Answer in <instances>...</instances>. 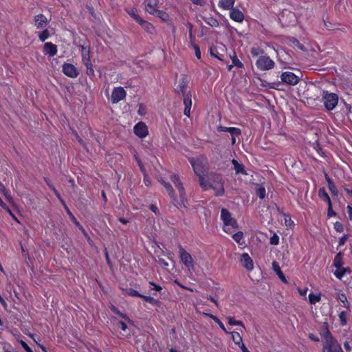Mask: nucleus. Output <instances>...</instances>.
Listing matches in <instances>:
<instances>
[{
	"mask_svg": "<svg viewBox=\"0 0 352 352\" xmlns=\"http://www.w3.org/2000/svg\"><path fill=\"white\" fill-rule=\"evenodd\" d=\"M232 64L238 68H243L244 65L243 63L238 58L236 52H234L232 55H230Z\"/></svg>",
	"mask_w": 352,
	"mask_h": 352,
	"instance_id": "58836bf2",
	"label": "nucleus"
},
{
	"mask_svg": "<svg viewBox=\"0 0 352 352\" xmlns=\"http://www.w3.org/2000/svg\"><path fill=\"white\" fill-rule=\"evenodd\" d=\"M274 61L267 55L260 56L256 61V66L261 71H267L274 67Z\"/></svg>",
	"mask_w": 352,
	"mask_h": 352,
	"instance_id": "0eeeda50",
	"label": "nucleus"
},
{
	"mask_svg": "<svg viewBox=\"0 0 352 352\" xmlns=\"http://www.w3.org/2000/svg\"><path fill=\"white\" fill-rule=\"evenodd\" d=\"M256 195L261 199H263L266 195V190L265 187L260 186L256 188Z\"/></svg>",
	"mask_w": 352,
	"mask_h": 352,
	"instance_id": "49530a36",
	"label": "nucleus"
},
{
	"mask_svg": "<svg viewBox=\"0 0 352 352\" xmlns=\"http://www.w3.org/2000/svg\"><path fill=\"white\" fill-rule=\"evenodd\" d=\"M188 160L198 179H201V177H204V173L206 172L208 164L207 158L202 155L197 157H188Z\"/></svg>",
	"mask_w": 352,
	"mask_h": 352,
	"instance_id": "7ed1b4c3",
	"label": "nucleus"
},
{
	"mask_svg": "<svg viewBox=\"0 0 352 352\" xmlns=\"http://www.w3.org/2000/svg\"><path fill=\"white\" fill-rule=\"evenodd\" d=\"M152 15H154V16L160 18V19H162V21H163L164 22L168 21L170 19V16L167 12H166L163 10H158V9H157L156 11L155 12V13H153Z\"/></svg>",
	"mask_w": 352,
	"mask_h": 352,
	"instance_id": "f704fd0d",
	"label": "nucleus"
},
{
	"mask_svg": "<svg viewBox=\"0 0 352 352\" xmlns=\"http://www.w3.org/2000/svg\"><path fill=\"white\" fill-rule=\"evenodd\" d=\"M170 180L174 184L175 188L178 190L180 197V203L182 206L186 208L187 199L186 197V191L178 175L173 174L170 176Z\"/></svg>",
	"mask_w": 352,
	"mask_h": 352,
	"instance_id": "39448f33",
	"label": "nucleus"
},
{
	"mask_svg": "<svg viewBox=\"0 0 352 352\" xmlns=\"http://www.w3.org/2000/svg\"><path fill=\"white\" fill-rule=\"evenodd\" d=\"M123 292L125 295H127L129 296H133V297H139V298H142V295H143V294H140L137 290L133 289L131 287L123 289Z\"/></svg>",
	"mask_w": 352,
	"mask_h": 352,
	"instance_id": "4c0bfd02",
	"label": "nucleus"
},
{
	"mask_svg": "<svg viewBox=\"0 0 352 352\" xmlns=\"http://www.w3.org/2000/svg\"><path fill=\"white\" fill-rule=\"evenodd\" d=\"M134 133L140 138H144L148 134V127L143 122H139L133 127Z\"/></svg>",
	"mask_w": 352,
	"mask_h": 352,
	"instance_id": "4468645a",
	"label": "nucleus"
},
{
	"mask_svg": "<svg viewBox=\"0 0 352 352\" xmlns=\"http://www.w3.org/2000/svg\"><path fill=\"white\" fill-rule=\"evenodd\" d=\"M244 17V14L237 8H233L230 10V18L235 22L242 23Z\"/></svg>",
	"mask_w": 352,
	"mask_h": 352,
	"instance_id": "dca6fc26",
	"label": "nucleus"
},
{
	"mask_svg": "<svg viewBox=\"0 0 352 352\" xmlns=\"http://www.w3.org/2000/svg\"><path fill=\"white\" fill-rule=\"evenodd\" d=\"M199 184L203 190L206 191L212 189L214 192V195L221 197L225 194L224 182L221 175L210 172L199 179Z\"/></svg>",
	"mask_w": 352,
	"mask_h": 352,
	"instance_id": "f257e3e1",
	"label": "nucleus"
},
{
	"mask_svg": "<svg viewBox=\"0 0 352 352\" xmlns=\"http://www.w3.org/2000/svg\"><path fill=\"white\" fill-rule=\"evenodd\" d=\"M142 299H143L144 301L148 302L153 306L160 307L161 305V302L159 300L155 299L152 296L142 295Z\"/></svg>",
	"mask_w": 352,
	"mask_h": 352,
	"instance_id": "c9c22d12",
	"label": "nucleus"
},
{
	"mask_svg": "<svg viewBox=\"0 0 352 352\" xmlns=\"http://www.w3.org/2000/svg\"><path fill=\"white\" fill-rule=\"evenodd\" d=\"M228 333L232 335V340L236 345L240 346V344L243 343L242 337L239 332L232 331Z\"/></svg>",
	"mask_w": 352,
	"mask_h": 352,
	"instance_id": "e433bc0d",
	"label": "nucleus"
},
{
	"mask_svg": "<svg viewBox=\"0 0 352 352\" xmlns=\"http://www.w3.org/2000/svg\"><path fill=\"white\" fill-rule=\"evenodd\" d=\"M220 218L223 223V230L226 233H230V226L234 229L239 227L236 220L232 217L230 212L226 208L221 210Z\"/></svg>",
	"mask_w": 352,
	"mask_h": 352,
	"instance_id": "20e7f679",
	"label": "nucleus"
},
{
	"mask_svg": "<svg viewBox=\"0 0 352 352\" xmlns=\"http://www.w3.org/2000/svg\"><path fill=\"white\" fill-rule=\"evenodd\" d=\"M110 309L111 310V311L113 313H114L116 315H118L119 316H120L122 318L127 320L129 322H131V320L129 318V316L124 314V313H122L116 306H114L113 305H111V306L109 307Z\"/></svg>",
	"mask_w": 352,
	"mask_h": 352,
	"instance_id": "72a5a7b5",
	"label": "nucleus"
},
{
	"mask_svg": "<svg viewBox=\"0 0 352 352\" xmlns=\"http://www.w3.org/2000/svg\"><path fill=\"white\" fill-rule=\"evenodd\" d=\"M232 165L234 166V169L235 170V174L239 175L241 174L243 175H247L248 173L246 170L245 169L244 166L239 163L236 160L232 159L231 161Z\"/></svg>",
	"mask_w": 352,
	"mask_h": 352,
	"instance_id": "4be33fe9",
	"label": "nucleus"
},
{
	"mask_svg": "<svg viewBox=\"0 0 352 352\" xmlns=\"http://www.w3.org/2000/svg\"><path fill=\"white\" fill-rule=\"evenodd\" d=\"M336 216H337V213L333 210L332 204L328 206V208H327V218L329 219V218H331L332 217H336Z\"/></svg>",
	"mask_w": 352,
	"mask_h": 352,
	"instance_id": "603ef678",
	"label": "nucleus"
},
{
	"mask_svg": "<svg viewBox=\"0 0 352 352\" xmlns=\"http://www.w3.org/2000/svg\"><path fill=\"white\" fill-rule=\"evenodd\" d=\"M235 0H219L218 6L224 10H230L234 8Z\"/></svg>",
	"mask_w": 352,
	"mask_h": 352,
	"instance_id": "bb28decb",
	"label": "nucleus"
},
{
	"mask_svg": "<svg viewBox=\"0 0 352 352\" xmlns=\"http://www.w3.org/2000/svg\"><path fill=\"white\" fill-rule=\"evenodd\" d=\"M282 82L289 85H296L299 82V78L291 72H284L280 75Z\"/></svg>",
	"mask_w": 352,
	"mask_h": 352,
	"instance_id": "f8f14e48",
	"label": "nucleus"
},
{
	"mask_svg": "<svg viewBox=\"0 0 352 352\" xmlns=\"http://www.w3.org/2000/svg\"><path fill=\"white\" fill-rule=\"evenodd\" d=\"M314 148L316 150L317 153L322 157L324 155V153L323 150L320 148V145L317 144L316 146L314 147Z\"/></svg>",
	"mask_w": 352,
	"mask_h": 352,
	"instance_id": "69168bd1",
	"label": "nucleus"
},
{
	"mask_svg": "<svg viewBox=\"0 0 352 352\" xmlns=\"http://www.w3.org/2000/svg\"><path fill=\"white\" fill-rule=\"evenodd\" d=\"M346 208L348 210L349 219L352 220V206L348 205Z\"/></svg>",
	"mask_w": 352,
	"mask_h": 352,
	"instance_id": "774afa93",
	"label": "nucleus"
},
{
	"mask_svg": "<svg viewBox=\"0 0 352 352\" xmlns=\"http://www.w3.org/2000/svg\"><path fill=\"white\" fill-rule=\"evenodd\" d=\"M272 270H274V272L276 274V275L278 276V278L283 282V283H287V280L284 275V274L283 273V272L281 271V269H280V267L279 265V264L278 263V262H276V261H274L272 262Z\"/></svg>",
	"mask_w": 352,
	"mask_h": 352,
	"instance_id": "cd10ccee",
	"label": "nucleus"
},
{
	"mask_svg": "<svg viewBox=\"0 0 352 352\" xmlns=\"http://www.w3.org/2000/svg\"><path fill=\"white\" fill-rule=\"evenodd\" d=\"M321 300V294H315L314 293H310L309 294V300L310 304L315 305L316 302H318Z\"/></svg>",
	"mask_w": 352,
	"mask_h": 352,
	"instance_id": "79ce46f5",
	"label": "nucleus"
},
{
	"mask_svg": "<svg viewBox=\"0 0 352 352\" xmlns=\"http://www.w3.org/2000/svg\"><path fill=\"white\" fill-rule=\"evenodd\" d=\"M190 45L193 47L195 56L197 58V59H201V54L199 45L195 43H191Z\"/></svg>",
	"mask_w": 352,
	"mask_h": 352,
	"instance_id": "8fccbe9b",
	"label": "nucleus"
},
{
	"mask_svg": "<svg viewBox=\"0 0 352 352\" xmlns=\"http://www.w3.org/2000/svg\"><path fill=\"white\" fill-rule=\"evenodd\" d=\"M47 23V19L44 14H39L34 16V25L37 29L44 28Z\"/></svg>",
	"mask_w": 352,
	"mask_h": 352,
	"instance_id": "6ab92c4d",
	"label": "nucleus"
},
{
	"mask_svg": "<svg viewBox=\"0 0 352 352\" xmlns=\"http://www.w3.org/2000/svg\"><path fill=\"white\" fill-rule=\"evenodd\" d=\"M63 206L64 207L67 214L69 215L72 221H74V219H76L75 216L72 214V212L70 211L66 204H64V206Z\"/></svg>",
	"mask_w": 352,
	"mask_h": 352,
	"instance_id": "052dcab7",
	"label": "nucleus"
},
{
	"mask_svg": "<svg viewBox=\"0 0 352 352\" xmlns=\"http://www.w3.org/2000/svg\"><path fill=\"white\" fill-rule=\"evenodd\" d=\"M63 73L72 78H75L79 75L77 68L71 63H65L62 66Z\"/></svg>",
	"mask_w": 352,
	"mask_h": 352,
	"instance_id": "ddd939ff",
	"label": "nucleus"
},
{
	"mask_svg": "<svg viewBox=\"0 0 352 352\" xmlns=\"http://www.w3.org/2000/svg\"><path fill=\"white\" fill-rule=\"evenodd\" d=\"M149 284L153 287L152 289H154L156 292H160L162 290V287L160 285H158L156 283H155L153 281H150Z\"/></svg>",
	"mask_w": 352,
	"mask_h": 352,
	"instance_id": "680f3d73",
	"label": "nucleus"
},
{
	"mask_svg": "<svg viewBox=\"0 0 352 352\" xmlns=\"http://www.w3.org/2000/svg\"><path fill=\"white\" fill-rule=\"evenodd\" d=\"M322 101L324 107L331 111L335 109L338 102V96L335 93H329L327 91H324L322 94Z\"/></svg>",
	"mask_w": 352,
	"mask_h": 352,
	"instance_id": "423d86ee",
	"label": "nucleus"
},
{
	"mask_svg": "<svg viewBox=\"0 0 352 352\" xmlns=\"http://www.w3.org/2000/svg\"><path fill=\"white\" fill-rule=\"evenodd\" d=\"M51 190L53 191V192L56 195V197L59 199L61 204L63 206H64V204H66V203H65V200L60 196V194L59 193V192L56 189L55 187L52 188Z\"/></svg>",
	"mask_w": 352,
	"mask_h": 352,
	"instance_id": "5fc2aeb1",
	"label": "nucleus"
},
{
	"mask_svg": "<svg viewBox=\"0 0 352 352\" xmlns=\"http://www.w3.org/2000/svg\"><path fill=\"white\" fill-rule=\"evenodd\" d=\"M250 53L253 57L258 56L259 55L263 56L262 54H264V50L258 47H252L250 50Z\"/></svg>",
	"mask_w": 352,
	"mask_h": 352,
	"instance_id": "c03bdc74",
	"label": "nucleus"
},
{
	"mask_svg": "<svg viewBox=\"0 0 352 352\" xmlns=\"http://www.w3.org/2000/svg\"><path fill=\"white\" fill-rule=\"evenodd\" d=\"M351 273V270L350 267H344L343 266L340 268H336V271L333 272L335 276L340 280H341L345 274H350Z\"/></svg>",
	"mask_w": 352,
	"mask_h": 352,
	"instance_id": "a878e982",
	"label": "nucleus"
},
{
	"mask_svg": "<svg viewBox=\"0 0 352 352\" xmlns=\"http://www.w3.org/2000/svg\"><path fill=\"white\" fill-rule=\"evenodd\" d=\"M118 324H119V326H120V327L121 328V329L122 331H125L126 330L127 325H126V324L124 322L119 321Z\"/></svg>",
	"mask_w": 352,
	"mask_h": 352,
	"instance_id": "338daca9",
	"label": "nucleus"
},
{
	"mask_svg": "<svg viewBox=\"0 0 352 352\" xmlns=\"http://www.w3.org/2000/svg\"><path fill=\"white\" fill-rule=\"evenodd\" d=\"M138 23L147 32L152 34L154 31L155 28L150 22L144 21L141 18Z\"/></svg>",
	"mask_w": 352,
	"mask_h": 352,
	"instance_id": "c85d7f7f",
	"label": "nucleus"
},
{
	"mask_svg": "<svg viewBox=\"0 0 352 352\" xmlns=\"http://www.w3.org/2000/svg\"><path fill=\"white\" fill-rule=\"evenodd\" d=\"M319 333L321 338L324 340V343H329L336 340L333 336L332 333L329 331V324L327 322H324L323 324L320 327Z\"/></svg>",
	"mask_w": 352,
	"mask_h": 352,
	"instance_id": "9d476101",
	"label": "nucleus"
},
{
	"mask_svg": "<svg viewBox=\"0 0 352 352\" xmlns=\"http://www.w3.org/2000/svg\"><path fill=\"white\" fill-rule=\"evenodd\" d=\"M333 228L338 232H342L344 231V226L342 223L336 221L333 223Z\"/></svg>",
	"mask_w": 352,
	"mask_h": 352,
	"instance_id": "3c124183",
	"label": "nucleus"
},
{
	"mask_svg": "<svg viewBox=\"0 0 352 352\" xmlns=\"http://www.w3.org/2000/svg\"><path fill=\"white\" fill-rule=\"evenodd\" d=\"M20 344L26 352H33L32 349L28 345V344L23 341H20Z\"/></svg>",
	"mask_w": 352,
	"mask_h": 352,
	"instance_id": "bf43d9fd",
	"label": "nucleus"
},
{
	"mask_svg": "<svg viewBox=\"0 0 352 352\" xmlns=\"http://www.w3.org/2000/svg\"><path fill=\"white\" fill-rule=\"evenodd\" d=\"M322 352H344L338 340L324 343L322 346Z\"/></svg>",
	"mask_w": 352,
	"mask_h": 352,
	"instance_id": "2eb2a0df",
	"label": "nucleus"
},
{
	"mask_svg": "<svg viewBox=\"0 0 352 352\" xmlns=\"http://www.w3.org/2000/svg\"><path fill=\"white\" fill-rule=\"evenodd\" d=\"M318 195L321 201L327 204V206L332 204L331 198L324 187H321L318 189Z\"/></svg>",
	"mask_w": 352,
	"mask_h": 352,
	"instance_id": "393cba45",
	"label": "nucleus"
},
{
	"mask_svg": "<svg viewBox=\"0 0 352 352\" xmlns=\"http://www.w3.org/2000/svg\"><path fill=\"white\" fill-rule=\"evenodd\" d=\"M324 177L327 182L329 190L331 192L332 196L338 197V190L333 180L329 177V176L327 173L324 174Z\"/></svg>",
	"mask_w": 352,
	"mask_h": 352,
	"instance_id": "5701e85b",
	"label": "nucleus"
},
{
	"mask_svg": "<svg viewBox=\"0 0 352 352\" xmlns=\"http://www.w3.org/2000/svg\"><path fill=\"white\" fill-rule=\"evenodd\" d=\"M285 225L287 227L292 228L294 226V222L292 220L291 217L288 215V219H285Z\"/></svg>",
	"mask_w": 352,
	"mask_h": 352,
	"instance_id": "e2e57ef3",
	"label": "nucleus"
},
{
	"mask_svg": "<svg viewBox=\"0 0 352 352\" xmlns=\"http://www.w3.org/2000/svg\"><path fill=\"white\" fill-rule=\"evenodd\" d=\"M159 0H146L145 1V9L147 12L151 14L155 13L157 9V5Z\"/></svg>",
	"mask_w": 352,
	"mask_h": 352,
	"instance_id": "412c9836",
	"label": "nucleus"
},
{
	"mask_svg": "<svg viewBox=\"0 0 352 352\" xmlns=\"http://www.w3.org/2000/svg\"><path fill=\"white\" fill-rule=\"evenodd\" d=\"M161 183L164 186L168 194L169 195L170 197L171 198L173 205L175 206H176L177 208L182 207V204L178 200V199L175 193V190H174L173 186H171V184L169 182H165L164 180H162L161 182Z\"/></svg>",
	"mask_w": 352,
	"mask_h": 352,
	"instance_id": "9b49d317",
	"label": "nucleus"
},
{
	"mask_svg": "<svg viewBox=\"0 0 352 352\" xmlns=\"http://www.w3.org/2000/svg\"><path fill=\"white\" fill-rule=\"evenodd\" d=\"M339 320L340 325L344 327L347 324L348 322V314L346 311H342L338 314Z\"/></svg>",
	"mask_w": 352,
	"mask_h": 352,
	"instance_id": "ea45409f",
	"label": "nucleus"
},
{
	"mask_svg": "<svg viewBox=\"0 0 352 352\" xmlns=\"http://www.w3.org/2000/svg\"><path fill=\"white\" fill-rule=\"evenodd\" d=\"M279 236L274 233L273 236L270 239V243L271 245H276L279 243Z\"/></svg>",
	"mask_w": 352,
	"mask_h": 352,
	"instance_id": "864d4df0",
	"label": "nucleus"
},
{
	"mask_svg": "<svg viewBox=\"0 0 352 352\" xmlns=\"http://www.w3.org/2000/svg\"><path fill=\"white\" fill-rule=\"evenodd\" d=\"M348 238H349V234H343V236L339 239L338 245L340 247L344 245L345 244L346 241H347Z\"/></svg>",
	"mask_w": 352,
	"mask_h": 352,
	"instance_id": "4d7b16f0",
	"label": "nucleus"
},
{
	"mask_svg": "<svg viewBox=\"0 0 352 352\" xmlns=\"http://www.w3.org/2000/svg\"><path fill=\"white\" fill-rule=\"evenodd\" d=\"M179 258L182 263L189 270L195 267V261L190 253H188L181 245L178 246Z\"/></svg>",
	"mask_w": 352,
	"mask_h": 352,
	"instance_id": "6e6552de",
	"label": "nucleus"
},
{
	"mask_svg": "<svg viewBox=\"0 0 352 352\" xmlns=\"http://www.w3.org/2000/svg\"><path fill=\"white\" fill-rule=\"evenodd\" d=\"M227 320L230 325H240L243 328H245L244 324L241 320H236L234 319V318L231 316L228 317Z\"/></svg>",
	"mask_w": 352,
	"mask_h": 352,
	"instance_id": "a18cd8bd",
	"label": "nucleus"
},
{
	"mask_svg": "<svg viewBox=\"0 0 352 352\" xmlns=\"http://www.w3.org/2000/svg\"><path fill=\"white\" fill-rule=\"evenodd\" d=\"M196 311L197 313L201 314V315H203L204 316L209 317V318H212L226 333H229V331H228L226 328L225 327L223 323L219 320V318L217 316H216L210 313H207V312H201V313L200 311H198V309H196Z\"/></svg>",
	"mask_w": 352,
	"mask_h": 352,
	"instance_id": "aec40b11",
	"label": "nucleus"
},
{
	"mask_svg": "<svg viewBox=\"0 0 352 352\" xmlns=\"http://www.w3.org/2000/svg\"><path fill=\"white\" fill-rule=\"evenodd\" d=\"M338 300L344 304V307L348 309H350V304L348 302L346 296L344 293L341 292L338 294Z\"/></svg>",
	"mask_w": 352,
	"mask_h": 352,
	"instance_id": "37998d69",
	"label": "nucleus"
},
{
	"mask_svg": "<svg viewBox=\"0 0 352 352\" xmlns=\"http://www.w3.org/2000/svg\"><path fill=\"white\" fill-rule=\"evenodd\" d=\"M126 96V92L122 87L113 88L111 92V101L113 104H117L124 100Z\"/></svg>",
	"mask_w": 352,
	"mask_h": 352,
	"instance_id": "1a4fd4ad",
	"label": "nucleus"
},
{
	"mask_svg": "<svg viewBox=\"0 0 352 352\" xmlns=\"http://www.w3.org/2000/svg\"><path fill=\"white\" fill-rule=\"evenodd\" d=\"M343 254L342 252H338L333 261V265L336 268H340L343 266Z\"/></svg>",
	"mask_w": 352,
	"mask_h": 352,
	"instance_id": "2f4dec72",
	"label": "nucleus"
},
{
	"mask_svg": "<svg viewBox=\"0 0 352 352\" xmlns=\"http://www.w3.org/2000/svg\"><path fill=\"white\" fill-rule=\"evenodd\" d=\"M125 12L131 17L133 18L136 22H138L140 19H141V17L139 16L138 13V10L135 8H125Z\"/></svg>",
	"mask_w": 352,
	"mask_h": 352,
	"instance_id": "473e14b6",
	"label": "nucleus"
},
{
	"mask_svg": "<svg viewBox=\"0 0 352 352\" xmlns=\"http://www.w3.org/2000/svg\"><path fill=\"white\" fill-rule=\"evenodd\" d=\"M188 29H189L188 30H189L190 43L191 44V43H195V41H194L195 37H194V35L192 34V28H193V26H192V25L190 23H188Z\"/></svg>",
	"mask_w": 352,
	"mask_h": 352,
	"instance_id": "6e6d98bb",
	"label": "nucleus"
},
{
	"mask_svg": "<svg viewBox=\"0 0 352 352\" xmlns=\"http://www.w3.org/2000/svg\"><path fill=\"white\" fill-rule=\"evenodd\" d=\"M218 131L220 132H228L231 134L232 136L236 135L239 136L241 134V131L239 128L236 127H227V126H220L218 128Z\"/></svg>",
	"mask_w": 352,
	"mask_h": 352,
	"instance_id": "b1692460",
	"label": "nucleus"
},
{
	"mask_svg": "<svg viewBox=\"0 0 352 352\" xmlns=\"http://www.w3.org/2000/svg\"><path fill=\"white\" fill-rule=\"evenodd\" d=\"M5 210L12 217V218L16 221V222H19V220L17 217L15 216V214L12 212L11 209L9 208V206H6Z\"/></svg>",
	"mask_w": 352,
	"mask_h": 352,
	"instance_id": "0e129e2a",
	"label": "nucleus"
},
{
	"mask_svg": "<svg viewBox=\"0 0 352 352\" xmlns=\"http://www.w3.org/2000/svg\"><path fill=\"white\" fill-rule=\"evenodd\" d=\"M232 239L239 245H242L244 243V241H243V233L241 231H238L237 232L234 233L232 235Z\"/></svg>",
	"mask_w": 352,
	"mask_h": 352,
	"instance_id": "a19ab883",
	"label": "nucleus"
},
{
	"mask_svg": "<svg viewBox=\"0 0 352 352\" xmlns=\"http://www.w3.org/2000/svg\"><path fill=\"white\" fill-rule=\"evenodd\" d=\"M58 52L57 46L52 42H47L44 44L43 53L50 56H54Z\"/></svg>",
	"mask_w": 352,
	"mask_h": 352,
	"instance_id": "a211bd4d",
	"label": "nucleus"
},
{
	"mask_svg": "<svg viewBox=\"0 0 352 352\" xmlns=\"http://www.w3.org/2000/svg\"><path fill=\"white\" fill-rule=\"evenodd\" d=\"M188 85V80L186 76L183 75L179 81V85L175 89V92L177 94H182L183 96V103L184 104V114L190 117V109L192 107V94L190 91L186 92V88Z\"/></svg>",
	"mask_w": 352,
	"mask_h": 352,
	"instance_id": "f03ea898",
	"label": "nucleus"
},
{
	"mask_svg": "<svg viewBox=\"0 0 352 352\" xmlns=\"http://www.w3.org/2000/svg\"><path fill=\"white\" fill-rule=\"evenodd\" d=\"M292 42L293 43V44L296 46L298 49L300 50H304L305 47L304 45L300 43V41L296 39V38H292V39L291 40Z\"/></svg>",
	"mask_w": 352,
	"mask_h": 352,
	"instance_id": "13d9d810",
	"label": "nucleus"
},
{
	"mask_svg": "<svg viewBox=\"0 0 352 352\" xmlns=\"http://www.w3.org/2000/svg\"><path fill=\"white\" fill-rule=\"evenodd\" d=\"M81 56L82 63L91 60L89 47H85L84 45L81 47Z\"/></svg>",
	"mask_w": 352,
	"mask_h": 352,
	"instance_id": "7c9ffc66",
	"label": "nucleus"
},
{
	"mask_svg": "<svg viewBox=\"0 0 352 352\" xmlns=\"http://www.w3.org/2000/svg\"><path fill=\"white\" fill-rule=\"evenodd\" d=\"M242 265L248 270L251 271L254 268L253 261L248 253H243L241 256Z\"/></svg>",
	"mask_w": 352,
	"mask_h": 352,
	"instance_id": "f3484780",
	"label": "nucleus"
},
{
	"mask_svg": "<svg viewBox=\"0 0 352 352\" xmlns=\"http://www.w3.org/2000/svg\"><path fill=\"white\" fill-rule=\"evenodd\" d=\"M202 19L206 24L212 28H217L219 26V21L212 16H203Z\"/></svg>",
	"mask_w": 352,
	"mask_h": 352,
	"instance_id": "c756f323",
	"label": "nucleus"
},
{
	"mask_svg": "<svg viewBox=\"0 0 352 352\" xmlns=\"http://www.w3.org/2000/svg\"><path fill=\"white\" fill-rule=\"evenodd\" d=\"M50 34L49 30L47 29H45L41 33H39L38 38L41 41L44 42L50 37Z\"/></svg>",
	"mask_w": 352,
	"mask_h": 352,
	"instance_id": "de8ad7c7",
	"label": "nucleus"
},
{
	"mask_svg": "<svg viewBox=\"0 0 352 352\" xmlns=\"http://www.w3.org/2000/svg\"><path fill=\"white\" fill-rule=\"evenodd\" d=\"M210 55L216 58H217L219 60H223V55L219 54L217 52V50L216 47H210Z\"/></svg>",
	"mask_w": 352,
	"mask_h": 352,
	"instance_id": "09e8293b",
	"label": "nucleus"
}]
</instances>
